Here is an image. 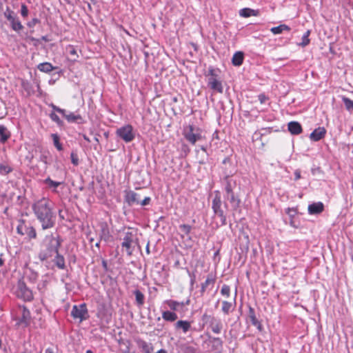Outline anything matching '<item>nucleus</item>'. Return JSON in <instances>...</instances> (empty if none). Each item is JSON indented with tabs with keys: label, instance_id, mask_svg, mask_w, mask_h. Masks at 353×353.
<instances>
[{
	"label": "nucleus",
	"instance_id": "obj_21",
	"mask_svg": "<svg viewBox=\"0 0 353 353\" xmlns=\"http://www.w3.org/2000/svg\"><path fill=\"white\" fill-rule=\"evenodd\" d=\"M215 276H214L212 274H209L205 282L202 283L201 285V294L203 295V293L205 292L208 286L210 285H213L215 283Z\"/></svg>",
	"mask_w": 353,
	"mask_h": 353
},
{
	"label": "nucleus",
	"instance_id": "obj_15",
	"mask_svg": "<svg viewBox=\"0 0 353 353\" xmlns=\"http://www.w3.org/2000/svg\"><path fill=\"white\" fill-rule=\"evenodd\" d=\"M132 235L131 233H127L125 236H124L122 242V247L125 248L127 254L128 255H131L132 250Z\"/></svg>",
	"mask_w": 353,
	"mask_h": 353
},
{
	"label": "nucleus",
	"instance_id": "obj_7",
	"mask_svg": "<svg viewBox=\"0 0 353 353\" xmlns=\"http://www.w3.org/2000/svg\"><path fill=\"white\" fill-rule=\"evenodd\" d=\"M88 314V310L85 303L79 305H74L71 311V316L74 319H79L81 321L86 319L85 315Z\"/></svg>",
	"mask_w": 353,
	"mask_h": 353
},
{
	"label": "nucleus",
	"instance_id": "obj_61",
	"mask_svg": "<svg viewBox=\"0 0 353 353\" xmlns=\"http://www.w3.org/2000/svg\"><path fill=\"white\" fill-rule=\"evenodd\" d=\"M102 265H103V268L106 270L107 269V266H108L107 261H105V260H103L102 261Z\"/></svg>",
	"mask_w": 353,
	"mask_h": 353
},
{
	"label": "nucleus",
	"instance_id": "obj_37",
	"mask_svg": "<svg viewBox=\"0 0 353 353\" xmlns=\"http://www.w3.org/2000/svg\"><path fill=\"white\" fill-rule=\"evenodd\" d=\"M310 34V30H307L304 33V34L302 37V41H301V43H299V46H301L302 47H305L306 46H307L310 43V39H309Z\"/></svg>",
	"mask_w": 353,
	"mask_h": 353
},
{
	"label": "nucleus",
	"instance_id": "obj_9",
	"mask_svg": "<svg viewBox=\"0 0 353 353\" xmlns=\"http://www.w3.org/2000/svg\"><path fill=\"white\" fill-rule=\"evenodd\" d=\"M183 135L185 139L192 145L201 139L200 134L194 132V127L192 125L184 129Z\"/></svg>",
	"mask_w": 353,
	"mask_h": 353
},
{
	"label": "nucleus",
	"instance_id": "obj_4",
	"mask_svg": "<svg viewBox=\"0 0 353 353\" xmlns=\"http://www.w3.org/2000/svg\"><path fill=\"white\" fill-rule=\"evenodd\" d=\"M14 293L18 298L24 301H32L34 299L32 290L22 279L18 281Z\"/></svg>",
	"mask_w": 353,
	"mask_h": 353
},
{
	"label": "nucleus",
	"instance_id": "obj_46",
	"mask_svg": "<svg viewBox=\"0 0 353 353\" xmlns=\"http://www.w3.org/2000/svg\"><path fill=\"white\" fill-rule=\"evenodd\" d=\"M70 159L72 163L77 166L79 163V157L76 152L72 151L70 154Z\"/></svg>",
	"mask_w": 353,
	"mask_h": 353
},
{
	"label": "nucleus",
	"instance_id": "obj_54",
	"mask_svg": "<svg viewBox=\"0 0 353 353\" xmlns=\"http://www.w3.org/2000/svg\"><path fill=\"white\" fill-rule=\"evenodd\" d=\"M258 99L261 103H264L268 100V97L264 94H260Z\"/></svg>",
	"mask_w": 353,
	"mask_h": 353
},
{
	"label": "nucleus",
	"instance_id": "obj_45",
	"mask_svg": "<svg viewBox=\"0 0 353 353\" xmlns=\"http://www.w3.org/2000/svg\"><path fill=\"white\" fill-rule=\"evenodd\" d=\"M44 183L47 184L49 187L52 188H57L61 183V182L52 181L50 177L45 179Z\"/></svg>",
	"mask_w": 353,
	"mask_h": 353
},
{
	"label": "nucleus",
	"instance_id": "obj_59",
	"mask_svg": "<svg viewBox=\"0 0 353 353\" xmlns=\"http://www.w3.org/2000/svg\"><path fill=\"white\" fill-rule=\"evenodd\" d=\"M45 353H54V351L52 348L51 347H48L46 351H45Z\"/></svg>",
	"mask_w": 353,
	"mask_h": 353
},
{
	"label": "nucleus",
	"instance_id": "obj_55",
	"mask_svg": "<svg viewBox=\"0 0 353 353\" xmlns=\"http://www.w3.org/2000/svg\"><path fill=\"white\" fill-rule=\"evenodd\" d=\"M188 274L189 276L191 277V279H190V284L192 285H194V282H195V274L194 273H191L190 272L188 271Z\"/></svg>",
	"mask_w": 353,
	"mask_h": 353
},
{
	"label": "nucleus",
	"instance_id": "obj_1",
	"mask_svg": "<svg viewBox=\"0 0 353 353\" xmlns=\"http://www.w3.org/2000/svg\"><path fill=\"white\" fill-rule=\"evenodd\" d=\"M34 214L41 224L43 230L54 227L56 222V213L53 211V204L50 201L38 200L33 205Z\"/></svg>",
	"mask_w": 353,
	"mask_h": 353
},
{
	"label": "nucleus",
	"instance_id": "obj_19",
	"mask_svg": "<svg viewBox=\"0 0 353 353\" xmlns=\"http://www.w3.org/2000/svg\"><path fill=\"white\" fill-rule=\"evenodd\" d=\"M99 236L101 240L108 241L111 237L108 226L106 223L101 224V230L99 232Z\"/></svg>",
	"mask_w": 353,
	"mask_h": 353
},
{
	"label": "nucleus",
	"instance_id": "obj_44",
	"mask_svg": "<svg viewBox=\"0 0 353 353\" xmlns=\"http://www.w3.org/2000/svg\"><path fill=\"white\" fill-rule=\"evenodd\" d=\"M221 294L225 297H229L230 295V287L224 284L221 288Z\"/></svg>",
	"mask_w": 353,
	"mask_h": 353
},
{
	"label": "nucleus",
	"instance_id": "obj_30",
	"mask_svg": "<svg viewBox=\"0 0 353 353\" xmlns=\"http://www.w3.org/2000/svg\"><path fill=\"white\" fill-rule=\"evenodd\" d=\"M37 68L41 72L45 73H49L52 72L53 70L56 69V68L53 67L52 65L49 62H43L39 63L37 66Z\"/></svg>",
	"mask_w": 353,
	"mask_h": 353
},
{
	"label": "nucleus",
	"instance_id": "obj_28",
	"mask_svg": "<svg viewBox=\"0 0 353 353\" xmlns=\"http://www.w3.org/2000/svg\"><path fill=\"white\" fill-rule=\"evenodd\" d=\"M244 59V54L242 52H236L234 54L232 63L235 66H240L242 65Z\"/></svg>",
	"mask_w": 353,
	"mask_h": 353
},
{
	"label": "nucleus",
	"instance_id": "obj_25",
	"mask_svg": "<svg viewBox=\"0 0 353 353\" xmlns=\"http://www.w3.org/2000/svg\"><path fill=\"white\" fill-rule=\"evenodd\" d=\"M176 330H182L184 333L188 332L191 327V323L188 321L180 320L178 321L174 325Z\"/></svg>",
	"mask_w": 353,
	"mask_h": 353
},
{
	"label": "nucleus",
	"instance_id": "obj_41",
	"mask_svg": "<svg viewBox=\"0 0 353 353\" xmlns=\"http://www.w3.org/2000/svg\"><path fill=\"white\" fill-rule=\"evenodd\" d=\"M49 117L51 120L55 122L58 125L61 126L63 125V121L55 112H51Z\"/></svg>",
	"mask_w": 353,
	"mask_h": 353
},
{
	"label": "nucleus",
	"instance_id": "obj_60",
	"mask_svg": "<svg viewBox=\"0 0 353 353\" xmlns=\"http://www.w3.org/2000/svg\"><path fill=\"white\" fill-rule=\"evenodd\" d=\"M3 255V254H0V267L4 264V260L2 259Z\"/></svg>",
	"mask_w": 353,
	"mask_h": 353
},
{
	"label": "nucleus",
	"instance_id": "obj_57",
	"mask_svg": "<svg viewBox=\"0 0 353 353\" xmlns=\"http://www.w3.org/2000/svg\"><path fill=\"white\" fill-rule=\"evenodd\" d=\"M58 113H60L63 115V117L66 118V116L68 113H67V111L65 109L59 108Z\"/></svg>",
	"mask_w": 353,
	"mask_h": 353
},
{
	"label": "nucleus",
	"instance_id": "obj_56",
	"mask_svg": "<svg viewBox=\"0 0 353 353\" xmlns=\"http://www.w3.org/2000/svg\"><path fill=\"white\" fill-rule=\"evenodd\" d=\"M301 179V171L299 170H296L294 171V180H299Z\"/></svg>",
	"mask_w": 353,
	"mask_h": 353
},
{
	"label": "nucleus",
	"instance_id": "obj_12",
	"mask_svg": "<svg viewBox=\"0 0 353 353\" xmlns=\"http://www.w3.org/2000/svg\"><path fill=\"white\" fill-rule=\"evenodd\" d=\"M248 319L250 321L251 323L255 326L259 332L263 330V325L257 319L255 310L249 305Z\"/></svg>",
	"mask_w": 353,
	"mask_h": 353
},
{
	"label": "nucleus",
	"instance_id": "obj_23",
	"mask_svg": "<svg viewBox=\"0 0 353 353\" xmlns=\"http://www.w3.org/2000/svg\"><path fill=\"white\" fill-rule=\"evenodd\" d=\"M65 119L69 123H76L79 124H82L85 123V121L80 114H74L72 112H69L66 116Z\"/></svg>",
	"mask_w": 353,
	"mask_h": 353
},
{
	"label": "nucleus",
	"instance_id": "obj_48",
	"mask_svg": "<svg viewBox=\"0 0 353 353\" xmlns=\"http://www.w3.org/2000/svg\"><path fill=\"white\" fill-rule=\"evenodd\" d=\"M21 14L23 17H26L28 15V9L25 4H22L21 7Z\"/></svg>",
	"mask_w": 353,
	"mask_h": 353
},
{
	"label": "nucleus",
	"instance_id": "obj_51",
	"mask_svg": "<svg viewBox=\"0 0 353 353\" xmlns=\"http://www.w3.org/2000/svg\"><path fill=\"white\" fill-rule=\"evenodd\" d=\"M190 148L188 145L183 143L181 145V151L184 156H186L190 152Z\"/></svg>",
	"mask_w": 353,
	"mask_h": 353
},
{
	"label": "nucleus",
	"instance_id": "obj_50",
	"mask_svg": "<svg viewBox=\"0 0 353 353\" xmlns=\"http://www.w3.org/2000/svg\"><path fill=\"white\" fill-rule=\"evenodd\" d=\"M40 23V20L38 19L37 18H34L32 19L31 21H30L29 22H28L27 23V26L29 27V28H33L34 27L37 23Z\"/></svg>",
	"mask_w": 353,
	"mask_h": 353
},
{
	"label": "nucleus",
	"instance_id": "obj_52",
	"mask_svg": "<svg viewBox=\"0 0 353 353\" xmlns=\"http://www.w3.org/2000/svg\"><path fill=\"white\" fill-rule=\"evenodd\" d=\"M139 195H137V193L132 192V191H130L128 192H127L126 194V196H125V199H137V196H138Z\"/></svg>",
	"mask_w": 353,
	"mask_h": 353
},
{
	"label": "nucleus",
	"instance_id": "obj_42",
	"mask_svg": "<svg viewBox=\"0 0 353 353\" xmlns=\"http://www.w3.org/2000/svg\"><path fill=\"white\" fill-rule=\"evenodd\" d=\"M67 51L68 54L73 57L74 61H75L76 59L79 57L77 54V51L73 46H69L67 48Z\"/></svg>",
	"mask_w": 353,
	"mask_h": 353
},
{
	"label": "nucleus",
	"instance_id": "obj_2",
	"mask_svg": "<svg viewBox=\"0 0 353 353\" xmlns=\"http://www.w3.org/2000/svg\"><path fill=\"white\" fill-rule=\"evenodd\" d=\"M62 241L59 235L54 236L53 234H50L46 236L43 240L45 250L40 253V259L41 260H46L52 257L55 253H57Z\"/></svg>",
	"mask_w": 353,
	"mask_h": 353
},
{
	"label": "nucleus",
	"instance_id": "obj_32",
	"mask_svg": "<svg viewBox=\"0 0 353 353\" xmlns=\"http://www.w3.org/2000/svg\"><path fill=\"white\" fill-rule=\"evenodd\" d=\"M162 318L166 321L173 322L177 319L178 316L175 312L164 311L162 313Z\"/></svg>",
	"mask_w": 353,
	"mask_h": 353
},
{
	"label": "nucleus",
	"instance_id": "obj_43",
	"mask_svg": "<svg viewBox=\"0 0 353 353\" xmlns=\"http://www.w3.org/2000/svg\"><path fill=\"white\" fill-rule=\"evenodd\" d=\"M179 229L184 234L188 235L191 232L192 227L190 225L181 224L179 225Z\"/></svg>",
	"mask_w": 353,
	"mask_h": 353
},
{
	"label": "nucleus",
	"instance_id": "obj_26",
	"mask_svg": "<svg viewBox=\"0 0 353 353\" xmlns=\"http://www.w3.org/2000/svg\"><path fill=\"white\" fill-rule=\"evenodd\" d=\"M133 294L135 296L136 305L139 307H141L145 303L144 294L138 289L133 291Z\"/></svg>",
	"mask_w": 353,
	"mask_h": 353
},
{
	"label": "nucleus",
	"instance_id": "obj_11",
	"mask_svg": "<svg viewBox=\"0 0 353 353\" xmlns=\"http://www.w3.org/2000/svg\"><path fill=\"white\" fill-rule=\"evenodd\" d=\"M30 320L31 316L29 310L26 306H23L21 307V316L19 319L17 324L23 327H26L30 324Z\"/></svg>",
	"mask_w": 353,
	"mask_h": 353
},
{
	"label": "nucleus",
	"instance_id": "obj_5",
	"mask_svg": "<svg viewBox=\"0 0 353 353\" xmlns=\"http://www.w3.org/2000/svg\"><path fill=\"white\" fill-rule=\"evenodd\" d=\"M202 320L206 323H209V326L211 329V330L214 334H220L222 328H223V323L221 321V319H217L213 316L208 315L207 314H204L202 316Z\"/></svg>",
	"mask_w": 353,
	"mask_h": 353
},
{
	"label": "nucleus",
	"instance_id": "obj_10",
	"mask_svg": "<svg viewBox=\"0 0 353 353\" xmlns=\"http://www.w3.org/2000/svg\"><path fill=\"white\" fill-rule=\"evenodd\" d=\"M212 208L216 215L220 217L222 225L226 224V217L222 208V200H213Z\"/></svg>",
	"mask_w": 353,
	"mask_h": 353
},
{
	"label": "nucleus",
	"instance_id": "obj_36",
	"mask_svg": "<svg viewBox=\"0 0 353 353\" xmlns=\"http://www.w3.org/2000/svg\"><path fill=\"white\" fill-rule=\"evenodd\" d=\"M342 101L347 110L350 112L353 110V101L352 99L343 96L342 97Z\"/></svg>",
	"mask_w": 353,
	"mask_h": 353
},
{
	"label": "nucleus",
	"instance_id": "obj_20",
	"mask_svg": "<svg viewBox=\"0 0 353 353\" xmlns=\"http://www.w3.org/2000/svg\"><path fill=\"white\" fill-rule=\"evenodd\" d=\"M8 21L10 22V27L14 31L19 32L23 30V26L17 15Z\"/></svg>",
	"mask_w": 353,
	"mask_h": 353
},
{
	"label": "nucleus",
	"instance_id": "obj_58",
	"mask_svg": "<svg viewBox=\"0 0 353 353\" xmlns=\"http://www.w3.org/2000/svg\"><path fill=\"white\" fill-rule=\"evenodd\" d=\"M50 106L52 108V110H53L54 112H57L59 111V108H60L59 107H58V106L55 105H54V104H53V103H51V104L50 105Z\"/></svg>",
	"mask_w": 353,
	"mask_h": 353
},
{
	"label": "nucleus",
	"instance_id": "obj_40",
	"mask_svg": "<svg viewBox=\"0 0 353 353\" xmlns=\"http://www.w3.org/2000/svg\"><path fill=\"white\" fill-rule=\"evenodd\" d=\"M3 15L7 19V20H8L12 19V18L15 17L17 14L9 7H6V10L3 12Z\"/></svg>",
	"mask_w": 353,
	"mask_h": 353
},
{
	"label": "nucleus",
	"instance_id": "obj_14",
	"mask_svg": "<svg viewBox=\"0 0 353 353\" xmlns=\"http://www.w3.org/2000/svg\"><path fill=\"white\" fill-rule=\"evenodd\" d=\"M326 134V130L323 127H319L316 128L310 134V139L313 141H319L324 137Z\"/></svg>",
	"mask_w": 353,
	"mask_h": 353
},
{
	"label": "nucleus",
	"instance_id": "obj_6",
	"mask_svg": "<svg viewBox=\"0 0 353 353\" xmlns=\"http://www.w3.org/2000/svg\"><path fill=\"white\" fill-rule=\"evenodd\" d=\"M116 134L126 143L132 141L135 137L133 128L131 125H125L118 128L116 131Z\"/></svg>",
	"mask_w": 353,
	"mask_h": 353
},
{
	"label": "nucleus",
	"instance_id": "obj_18",
	"mask_svg": "<svg viewBox=\"0 0 353 353\" xmlns=\"http://www.w3.org/2000/svg\"><path fill=\"white\" fill-rule=\"evenodd\" d=\"M289 132L293 135H298L302 132L303 128L298 121H290L288 124Z\"/></svg>",
	"mask_w": 353,
	"mask_h": 353
},
{
	"label": "nucleus",
	"instance_id": "obj_29",
	"mask_svg": "<svg viewBox=\"0 0 353 353\" xmlns=\"http://www.w3.org/2000/svg\"><path fill=\"white\" fill-rule=\"evenodd\" d=\"M10 137V133L7 128L3 125H0V142L5 143Z\"/></svg>",
	"mask_w": 353,
	"mask_h": 353
},
{
	"label": "nucleus",
	"instance_id": "obj_17",
	"mask_svg": "<svg viewBox=\"0 0 353 353\" xmlns=\"http://www.w3.org/2000/svg\"><path fill=\"white\" fill-rule=\"evenodd\" d=\"M324 210V205L321 202L312 203L308 205L310 214H319Z\"/></svg>",
	"mask_w": 353,
	"mask_h": 353
},
{
	"label": "nucleus",
	"instance_id": "obj_38",
	"mask_svg": "<svg viewBox=\"0 0 353 353\" xmlns=\"http://www.w3.org/2000/svg\"><path fill=\"white\" fill-rule=\"evenodd\" d=\"M12 172V168L7 165L1 164L0 165V174L1 175H6Z\"/></svg>",
	"mask_w": 353,
	"mask_h": 353
},
{
	"label": "nucleus",
	"instance_id": "obj_16",
	"mask_svg": "<svg viewBox=\"0 0 353 353\" xmlns=\"http://www.w3.org/2000/svg\"><path fill=\"white\" fill-rule=\"evenodd\" d=\"M236 291L235 292L234 303L227 301H222L221 311L223 312V313L224 314L228 315L234 310L235 304H236Z\"/></svg>",
	"mask_w": 353,
	"mask_h": 353
},
{
	"label": "nucleus",
	"instance_id": "obj_53",
	"mask_svg": "<svg viewBox=\"0 0 353 353\" xmlns=\"http://www.w3.org/2000/svg\"><path fill=\"white\" fill-rule=\"evenodd\" d=\"M30 39L32 41H39L40 40H41V41H43L45 42H48L50 41L48 37L46 36V35L42 36L39 39H35L34 37L30 38Z\"/></svg>",
	"mask_w": 353,
	"mask_h": 353
},
{
	"label": "nucleus",
	"instance_id": "obj_62",
	"mask_svg": "<svg viewBox=\"0 0 353 353\" xmlns=\"http://www.w3.org/2000/svg\"><path fill=\"white\" fill-rule=\"evenodd\" d=\"M145 251H146L147 254H148L150 253L149 242L148 243V244L146 245Z\"/></svg>",
	"mask_w": 353,
	"mask_h": 353
},
{
	"label": "nucleus",
	"instance_id": "obj_35",
	"mask_svg": "<svg viewBox=\"0 0 353 353\" xmlns=\"http://www.w3.org/2000/svg\"><path fill=\"white\" fill-rule=\"evenodd\" d=\"M51 137L53 140V143H54V145L55 146V148L59 151L63 150V146H62V144L60 143L59 136L57 134H52Z\"/></svg>",
	"mask_w": 353,
	"mask_h": 353
},
{
	"label": "nucleus",
	"instance_id": "obj_8",
	"mask_svg": "<svg viewBox=\"0 0 353 353\" xmlns=\"http://www.w3.org/2000/svg\"><path fill=\"white\" fill-rule=\"evenodd\" d=\"M226 199H234V190L236 188V181L233 176H226L225 179Z\"/></svg>",
	"mask_w": 353,
	"mask_h": 353
},
{
	"label": "nucleus",
	"instance_id": "obj_64",
	"mask_svg": "<svg viewBox=\"0 0 353 353\" xmlns=\"http://www.w3.org/2000/svg\"><path fill=\"white\" fill-rule=\"evenodd\" d=\"M122 353H130V348L127 347V348L122 351Z\"/></svg>",
	"mask_w": 353,
	"mask_h": 353
},
{
	"label": "nucleus",
	"instance_id": "obj_24",
	"mask_svg": "<svg viewBox=\"0 0 353 353\" xmlns=\"http://www.w3.org/2000/svg\"><path fill=\"white\" fill-rule=\"evenodd\" d=\"M139 347L142 350L143 353H152L153 352V346L151 343H148L143 340H139L137 341Z\"/></svg>",
	"mask_w": 353,
	"mask_h": 353
},
{
	"label": "nucleus",
	"instance_id": "obj_34",
	"mask_svg": "<svg viewBox=\"0 0 353 353\" xmlns=\"http://www.w3.org/2000/svg\"><path fill=\"white\" fill-rule=\"evenodd\" d=\"M25 234H26L30 239L37 238V232L34 227L25 225Z\"/></svg>",
	"mask_w": 353,
	"mask_h": 353
},
{
	"label": "nucleus",
	"instance_id": "obj_31",
	"mask_svg": "<svg viewBox=\"0 0 353 353\" xmlns=\"http://www.w3.org/2000/svg\"><path fill=\"white\" fill-rule=\"evenodd\" d=\"M291 28L290 26L285 24H281L276 27H273L270 29V31L274 34H281L283 31H290Z\"/></svg>",
	"mask_w": 353,
	"mask_h": 353
},
{
	"label": "nucleus",
	"instance_id": "obj_3",
	"mask_svg": "<svg viewBox=\"0 0 353 353\" xmlns=\"http://www.w3.org/2000/svg\"><path fill=\"white\" fill-rule=\"evenodd\" d=\"M220 70L214 68L212 66L208 68V74L206 76L209 77L208 79V85L213 90L219 93H223V87L221 81L219 80V74Z\"/></svg>",
	"mask_w": 353,
	"mask_h": 353
},
{
	"label": "nucleus",
	"instance_id": "obj_13",
	"mask_svg": "<svg viewBox=\"0 0 353 353\" xmlns=\"http://www.w3.org/2000/svg\"><path fill=\"white\" fill-rule=\"evenodd\" d=\"M208 341L211 345L212 350L221 353L223 350V341L221 338L209 336Z\"/></svg>",
	"mask_w": 353,
	"mask_h": 353
},
{
	"label": "nucleus",
	"instance_id": "obj_63",
	"mask_svg": "<svg viewBox=\"0 0 353 353\" xmlns=\"http://www.w3.org/2000/svg\"><path fill=\"white\" fill-rule=\"evenodd\" d=\"M155 353H168V352L164 349H161Z\"/></svg>",
	"mask_w": 353,
	"mask_h": 353
},
{
	"label": "nucleus",
	"instance_id": "obj_22",
	"mask_svg": "<svg viewBox=\"0 0 353 353\" xmlns=\"http://www.w3.org/2000/svg\"><path fill=\"white\" fill-rule=\"evenodd\" d=\"M259 14V10H253L249 8H245L239 10V15L242 17L247 18L251 16H258Z\"/></svg>",
	"mask_w": 353,
	"mask_h": 353
},
{
	"label": "nucleus",
	"instance_id": "obj_47",
	"mask_svg": "<svg viewBox=\"0 0 353 353\" xmlns=\"http://www.w3.org/2000/svg\"><path fill=\"white\" fill-rule=\"evenodd\" d=\"M25 223L24 221H21L20 223L17 227V232L20 235H24L25 234Z\"/></svg>",
	"mask_w": 353,
	"mask_h": 353
},
{
	"label": "nucleus",
	"instance_id": "obj_39",
	"mask_svg": "<svg viewBox=\"0 0 353 353\" xmlns=\"http://www.w3.org/2000/svg\"><path fill=\"white\" fill-rule=\"evenodd\" d=\"M150 200H127L128 205H131L134 203L141 205V206L147 205L150 203Z\"/></svg>",
	"mask_w": 353,
	"mask_h": 353
},
{
	"label": "nucleus",
	"instance_id": "obj_27",
	"mask_svg": "<svg viewBox=\"0 0 353 353\" xmlns=\"http://www.w3.org/2000/svg\"><path fill=\"white\" fill-rule=\"evenodd\" d=\"M56 254L53 262L56 265V266L61 270L65 269V259L63 255L60 254L59 252L57 253H55Z\"/></svg>",
	"mask_w": 353,
	"mask_h": 353
},
{
	"label": "nucleus",
	"instance_id": "obj_33",
	"mask_svg": "<svg viewBox=\"0 0 353 353\" xmlns=\"http://www.w3.org/2000/svg\"><path fill=\"white\" fill-rule=\"evenodd\" d=\"M189 302L190 301L188 300L185 303L186 305H188L189 304ZM167 303V305L169 306V307L174 310V311H176L177 310V307L179 306V305H181V306H183L185 305V303L183 302H181V303H179L176 301H174V300H168L166 301L165 302Z\"/></svg>",
	"mask_w": 353,
	"mask_h": 353
},
{
	"label": "nucleus",
	"instance_id": "obj_49",
	"mask_svg": "<svg viewBox=\"0 0 353 353\" xmlns=\"http://www.w3.org/2000/svg\"><path fill=\"white\" fill-rule=\"evenodd\" d=\"M48 152H43L40 156V161L43 162L45 164H48Z\"/></svg>",
	"mask_w": 353,
	"mask_h": 353
}]
</instances>
